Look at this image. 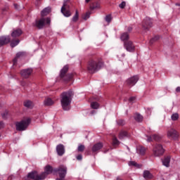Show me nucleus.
I'll use <instances>...</instances> for the list:
<instances>
[{
  "label": "nucleus",
  "instance_id": "09e8293b",
  "mask_svg": "<svg viewBox=\"0 0 180 180\" xmlns=\"http://www.w3.org/2000/svg\"><path fill=\"white\" fill-rule=\"evenodd\" d=\"M91 0H85L86 4H88Z\"/></svg>",
  "mask_w": 180,
  "mask_h": 180
},
{
  "label": "nucleus",
  "instance_id": "6ab92c4d",
  "mask_svg": "<svg viewBox=\"0 0 180 180\" xmlns=\"http://www.w3.org/2000/svg\"><path fill=\"white\" fill-rule=\"evenodd\" d=\"M51 12V8L50 7H46L41 11V16L42 17L47 16V15H49V13H50Z\"/></svg>",
  "mask_w": 180,
  "mask_h": 180
},
{
  "label": "nucleus",
  "instance_id": "b1692460",
  "mask_svg": "<svg viewBox=\"0 0 180 180\" xmlns=\"http://www.w3.org/2000/svg\"><path fill=\"white\" fill-rule=\"evenodd\" d=\"M143 178H145V179H151V178H153V174L150 173V171L146 170L143 172Z\"/></svg>",
  "mask_w": 180,
  "mask_h": 180
},
{
  "label": "nucleus",
  "instance_id": "4c0bfd02",
  "mask_svg": "<svg viewBox=\"0 0 180 180\" xmlns=\"http://www.w3.org/2000/svg\"><path fill=\"white\" fill-rule=\"evenodd\" d=\"M129 167H131V166L137 167L138 165H137V163L136 162L131 161V162H129Z\"/></svg>",
  "mask_w": 180,
  "mask_h": 180
},
{
  "label": "nucleus",
  "instance_id": "8fccbe9b",
  "mask_svg": "<svg viewBox=\"0 0 180 180\" xmlns=\"http://www.w3.org/2000/svg\"><path fill=\"white\" fill-rule=\"evenodd\" d=\"M14 6H15V9H18V5L17 4H15Z\"/></svg>",
  "mask_w": 180,
  "mask_h": 180
},
{
  "label": "nucleus",
  "instance_id": "dca6fc26",
  "mask_svg": "<svg viewBox=\"0 0 180 180\" xmlns=\"http://www.w3.org/2000/svg\"><path fill=\"white\" fill-rule=\"evenodd\" d=\"M25 56H26V53L25 52L17 53L15 58L13 59V65H16L18 58H22V57H25Z\"/></svg>",
  "mask_w": 180,
  "mask_h": 180
},
{
  "label": "nucleus",
  "instance_id": "6e6552de",
  "mask_svg": "<svg viewBox=\"0 0 180 180\" xmlns=\"http://www.w3.org/2000/svg\"><path fill=\"white\" fill-rule=\"evenodd\" d=\"M124 47L129 53H133L136 50V46L131 41H127L124 43Z\"/></svg>",
  "mask_w": 180,
  "mask_h": 180
},
{
  "label": "nucleus",
  "instance_id": "4468645a",
  "mask_svg": "<svg viewBox=\"0 0 180 180\" xmlns=\"http://www.w3.org/2000/svg\"><path fill=\"white\" fill-rule=\"evenodd\" d=\"M137 81H139V77L134 76L127 80V84L129 86H134V85H136V84H137Z\"/></svg>",
  "mask_w": 180,
  "mask_h": 180
},
{
  "label": "nucleus",
  "instance_id": "e433bc0d",
  "mask_svg": "<svg viewBox=\"0 0 180 180\" xmlns=\"http://www.w3.org/2000/svg\"><path fill=\"white\" fill-rule=\"evenodd\" d=\"M105 21L108 22V23H110V22H112V15H108L105 17Z\"/></svg>",
  "mask_w": 180,
  "mask_h": 180
},
{
  "label": "nucleus",
  "instance_id": "2f4dec72",
  "mask_svg": "<svg viewBox=\"0 0 180 180\" xmlns=\"http://www.w3.org/2000/svg\"><path fill=\"white\" fill-rule=\"evenodd\" d=\"M91 107L92 109H98L99 108V103L96 102H93L91 103Z\"/></svg>",
  "mask_w": 180,
  "mask_h": 180
},
{
  "label": "nucleus",
  "instance_id": "603ef678",
  "mask_svg": "<svg viewBox=\"0 0 180 180\" xmlns=\"http://www.w3.org/2000/svg\"><path fill=\"white\" fill-rule=\"evenodd\" d=\"M0 137H1V134H0Z\"/></svg>",
  "mask_w": 180,
  "mask_h": 180
},
{
  "label": "nucleus",
  "instance_id": "3c124183",
  "mask_svg": "<svg viewBox=\"0 0 180 180\" xmlns=\"http://www.w3.org/2000/svg\"><path fill=\"white\" fill-rule=\"evenodd\" d=\"M117 180H122V179H120V178H117Z\"/></svg>",
  "mask_w": 180,
  "mask_h": 180
},
{
  "label": "nucleus",
  "instance_id": "37998d69",
  "mask_svg": "<svg viewBox=\"0 0 180 180\" xmlns=\"http://www.w3.org/2000/svg\"><path fill=\"white\" fill-rule=\"evenodd\" d=\"M4 127H5V124L3 122H0V129H4Z\"/></svg>",
  "mask_w": 180,
  "mask_h": 180
},
{
  "label": "nucleus",
  "instance_id": "c85d7f7f",
  "mask_svg": "<svg viewBox=\"0 0 180 180\" xmlns=\"http://www.w3.org/2000/svg\"><path fill=\"white\" fill-rule=\"evenodd\" d=\"M124 137H127V132H126V131H121L120 133V135H119V139L120 140H123V139H124Z\"/></svg>",
  "mask_w": 180,
  "mask_h": 180
},
{
  "label": "nucleus",
  "instance_id": "f704fd0d",
  "mask_svg": "<svg viewBox=\"0 0 180 180\" xmlns=\"http://www.w3.org/2000/svg\"><path fill=\"white\" fill-rule=\"evenodd\" d=\"M119 144H120V142H119V141L117 140V138H113V139H112V145H113L115 147H116V146H119Z\"/></svg>",
  "mask_w": 180,
  "mask_h": 180
},
{
  "label": "nucleus",
  "instance_id": "f8f14e48",
  "mask_svg": "<svg viewBox=\"0 0 180 180\" xmlns=\"http://www.w3.org/2000/svg\"><path fill=\"white\" fill-rule=\"evenodd\" d=\"M178 131L174 129H170L167 131V137L169 139H173L175 140V139H178Z\"/></svg>",
  "mask_w": 180,
  "mask_h": 180
},
{
  "label": "nucleus",
  "instance_id": "9b49d317",
  "mask_svg": "<svg viewBox=\"0 0 180 180\" xmlns=\"http://www.w3.org/2000/svg\"><path fill=\"white\" fill-rule=\"evenodd\" d=\"M33 73V69L32 68H27V69H24L20 71V75L22 77V78L27 79Z\"/></svg>",
  "mask_w": 180,
  "mask_h": 180
},
{
  "label": "nucleus",
  "instance_id": "a18cd8bd",
  "mask_svg": "<svg viewBox=\"0 0 180 180\" xmlns=\"http://www.w3.org/2000/svg\"><path fill=\"white\" fill-rule=\"evenodd\" d=\"M176 92H180V86L176 87Z\"/></svg>",
  "mask_w": 180,
  "mask_h": 180
},
{
  "label": "nucleus",
  "instance_id": "ddd939ff",
  "mask_svg": "<svg viewBox=\"0 0 180 180\" xmlns=\"http://www.w3.org/2000/svg\"><path fill=\"white\" fill-rule=\"evenodd\" d=\"M56 153L58 155H60V157L64 155L65 154V148L64 147V145L59 144L56 146Z\"/></svg>",
  "mask_w": 180,
  "mask_h": 180
},
{
  "label": "nucleus",
  "instance_id": "c9c22d12",
  "mask_svg": "<svg viewBox=\"0 0 180 180\" xmlns=\"http://www.w3.org/2000/svg\"><path fill=\"white\" fill-rule=\"evenodd\" d=\"M85 150V146L84 145H79L77 148V151L82 153Z\"/></svg>",
  "mask_w": 180,
  "mask_h": 180
},
{
  "label": "nucleus",
  "instance_id": "cd10ccee",
  "mask_svg": "<svg viewBox=\"0 0 180 180\" xmlns=\"http://www.w3.org/2000/svg\"><path fill=\"white\" fill-rule=\"evenodd\" d=\"M134 119L136 122H143V116L139 113L135 114Z\"/></svg>",
  "mask_w": 180,
  "mask_h": 180
},
{
  "label": "nucleus",
  "instance_id": "393cba45",
  "mask_svg": "<svg viewBox=\"0 0 180 180\" xmlns=\"http://www.w3.org/2000/svg\"><path fill=\"white\" fill-rule=\"evenodd\" d=\"M129 33L127 32H124L121 34L120 39L122 41H126L128 39H129Z\"/></svg>",
  "mask_w": 180,
  "mask_h": 180
},
{
  "label": "nucleus",
  "instance_id": "5701e85b",
  "mask_svg": "<svg viewBox=\"0 0 180 180\" xmlns=\"http://www.w3.org/2000/svg\"><path fill=\"white\" fill-rule=\"evenodd\" d=\"M44 104L45 106H51V105H54V101L51 98H48L44 100Z\"/></svg>",
  "mask_w": 180,
  "mask_h": 180
},
{
  "label": "nucleus",
  "instance_id": "9d476101",
  "mask_svg": "<svg viewBox=\"0 0 180 180\" xmlns=\"http://www.w3.org/2000/svg\"><path fill=\"white\" fill-rule=\"evenodd\" d=\"M67 8H70V6H67V1H65L63 4V6L61 8V13L66 18H70L71 16V11L70 10H67Z\"/></svg>",
  "mask_w": 180,
  "mask_h": 180
},
{
  "label": "nucleus",
  "instance_id": "f03ea898",
  "mask_svg": "<svg viewBox=\"0 0 180 180\" xmlns=\"http://www.w3.org/2000/svg\"><path fill=\"white\" fill-rule=\"evenodd\" d=\"M72 95V91L64 92L61 94L60 103L63 110H70Z\"/></svg>",
  "mask_w": 180,
  "mask_h": 180
},
{
  "label": "nucleus",
  "instance_id": "7c9ffc66",
  "mask_svg": "<svg viewBox=\"0 0 180 180\" xmlns=\"http://www.w3.org/2000/svg\"><path fill=\"white\" fill-rule=\"evenodd\" d=\"M20 41H19V39H16L15 41H12L11 43V47H16V46H18V44H19Z\"/></svg>",
  "mask_w": 180,
  "mask_h": 180
},
{
  "label": "nucleus",
  "instance_id": "20e7f679",
  "mask_svg": "<svg viewBox=\"0 0 180 180\" xmlns=\"http://www.w3.org/2000/svg\"><path fill=\"white\" fill-rule=\"evenodd\" d=\"M30 124V119L27 118L15 124L16 130L18 131H23L27 129V127Z\"/></svg>",
  "mask_w": 180,
  "mask_h": 180
},
{
  "label": "nucleus",
  "instance_id": "a211bd4d",
  "mask_svg": "<svg viewBox=\"0 0 180 180\" xmlns=\"http://www.w3.org/2000/svg\"><path fill=\"white\" fill-rule=\"evenodd\" d=\"M22 34V30L17 29L14 30L11 33V37H19Z\"/></svg>",
  "mask_w": 180,
  "mask_h": 180
},
{
  "label": "nucleus",
  "instance_id": "a878e982",
  "mask_svg": "<svg viewBox=\"0 0 180 180\" xmlns=\"http://www.w3.org/2000/svg\"><path fill=\"white\" fill-rule=\"evenodd\" d=\"M137 153L138 154H140L141 155H144L146 154V148L143 146H140L137 148Z\"/></svg>",
  "mask_w": 180,
  "mask_h": 180
},
{
  "label": "nucleus",
  "instance_id": "72a5a7b5",
  "mask_svg": "<svg viewBox=\"0 0 180 180\" xmlns=\"http://www.w3.org/2000/svg\"><path fill=\"white\" fill-rule=\"evenodd\" d=\"M79 16L78 11H76L75 14L72 19V22H77V20H78Z\"/></svg>",
  "mask_w": 180,
  "mask_h": 180
},
{
  "label": "nucleus",
  "instance_id": "bb28decb",
  "mask_svg": "<svg viewBox=\"0 0 180 180\" xmlns=\"http://www.w3.org/2000/svg\"><path fill=\"white\" fill-rule=\"evenodd\" d=\"M24 106H25V108H29L30 109H32V108H33L34 104L33 102H32L31 101H27L24 103Z\"/></svg>",
  "mask_w": 180,
  "mask_h": 180
},
{
  "label": "nucleus",
  "instance_id": "aec40b11",
  "mask_svg": "<svg viewBox=\"0 0 180 180\" xmlns=\"http://www.w3.org/2000/svg\"><path fill=\"white\" fill-rule=\"evenodd\" d=\"M153 140H155V141H160V140H161V136L155 134L148 138V141H153Z\"/></svg>",
  "mask_w": 180,
  "mask_h": 180
},
{
  "label": "nucleus",
  "instance_id": "c756f323",
  "mask_svg": "<svg viewBox=\"0 0 180 180\" xmlns=\"http://www.w3.org/2000/svg\"><path fill=\"white\" fill-rule=\"evenodd\" d=\"M171 119L172 120L175 122L176 120H178V119H179V115H178V113H174L172 115Z\"/></svg>",
  "mask_w": 180,
  "mask_h": 180
},
{
  "label": "nucleus",
  "instance_id": "f3484780",
  "mask_svg": "<svg viewBox=\"0 0 180 180\" xmlns=\"http://www.w3.org/2000/svg\"><path fill=\"white\" fill-rule=\"evenodd\" d=\"M102 147H103V144H102V143H96L92 147L93 153H96V151H99V150H101V148H102Z\"/></svg>",
  "mask_w": 180,
  "mask_h": 180
},
{
  "label": "nucleus",
  "instance_id": "39448f33",
  "mask_svg": "<svg viewBox=\"0 0 180 180\" xmlns=\"http://www.w3.org/2000/svg\"><path fill=\"white\" fill-rule=\"evenodd\" d=\"M50 23H51V20L50 18H41L39 20H37L35 21V22L34 23V26H35L38 29H43L44 26H46V25H50Z\"/></svg>",
  "mask_w": 180,
  "mask_h": 180
},
{
  "label": "nucleus",
  "instance_id": "a19ab883",
  "mask_svg": "<svg viewBox=\"0 0 180 180\" xmlns=\"http://www.w3.org/2000/svg\"><path fill=\"white\" fill-rule=\"evenodd\" d=\"M66 77L68 78L66 81H69V79H71L72 78V75H66Z\"/></svg>",
  "mask_w": 180,
  "mask_h": 180
},
{
  "label": "nucleus",
  "instance_id": "79ce46f5",
  "mask_svg": "<svg viewBox=\"0 0 180 180\" xmlns=\"http://www.w3.org/2000/svg\"><path fill=\"white\" fill-rule=\"evenodd\" d=\"M129 101L131 103L134 102L136 101V97H131Z\"/></svg>",
  "mask_w": 180,
  "mask_h": 180
},
{
  "label": "nucleus",
  "instance_id": "473e14b6",
  "mask_svg": "<svg viewBox=\"0 0 180 180\" xmlns=\"http://www.w3.org/2000/svg\"><path fill=\"white\" fill-rule=\"evenodd\" d=\"M90 16H91V13L87 12L84 15H82V18L84 20H88V19H89Z\"/></svg>",
  "mask_w": 180,
  "mask_h": 180
},
{
  "label": "nucleus",
  "instance_id": "de8ad7c7",
  "mask_svg": "<svg viewBox=\"0 0 180 180\" xmlns=\"http://www.w3.org/2000/svg\"><path fill=\"white\" fill-rule=\"evenodd\" d=\"M133 28H131V27H128V32H131Z\"/></svg>",
  "mask_w": 180,
  "mask_h": 180
},
{
  "label": "nucleus",
  "instance_id": "7ed1b4c3",
  "mask_svg": "<svg viewBox=\"0 0 180 180\" xmlns=\"http://www.w3.org/2000/svg\"><path fill=\"white\" fill-rule=\"evenodd\" d=\"M102 65H103V63H102L101 62L91 60L89 63V65L87 68L89 72H91V74H94V72H96L98 70H101Z\"/></svg>",
  "mask_w": 180,
  "mask_h": 180
},
{
  "label": "nucleus",
  "instance_id": "1a4fd4ad",
  "mask_svg": "<svg viewBox=\"0 0 180 180\" xmlns=\"http://www.w3.org/2000/svg\"><path fill=\"white\" fill-rule=\"evenodd\" d=\"M151 26H153V21H151L150 18L146 17L142 22L143 29H144V30H147L149 27H151Z\"/></svg>",
  "mask_w": 180,
  "mask_h": 180
},
{
  "label": "nucleus",
  "instance_id": "49530a36",
  "mask_svg": "<svg viewBox=\"0 0 180 180\" xmlns=\"http://www.w3.org/2000/svg\"><path fill=\"white\" fill-rule=\"evenodd\" d=\"M118 124H123V120H120L118 122Z\"/></svg>",
  "mask_w": 180,
  "mask_h": 180
},
{
  "label": "nucleus",
  "instance_id": "0eeeda50",
  "mask_svg": "<svg viewBox=\"0 0 180 180\" xmlns=\"http://www.w3.org/2000/svg\"><path fill=\"white\" fill-rule=\"evenodd\" d=\"M54 172H58L59 176L61 179L65 178L67 175V167L60 165L58 168L53 169Z\"/></svg>",
  "mask_w": 180,
  "mask_h": 180
},
{
  "label": "nucleus",
  "instance_id": "f257e3e1",
  "mask_svg": "<svg viewBox=\"0 0 180 180\" xmlns=\"http://www.w3.org/2000/svg\"><path fill=\"white\" fill-rule=\"evenodd\" d=\"M51 172H53V167L50 165H47L45 167L44 172L39 175L37 172H32L28 174L27 178L28 179L32 180H43L46 178V176H47V175L51 174Z\"/></svg>",
  "mask_w": 180,
  "mask_h": 180
},
{
  "label": "nucleus",
  "instance_id": "4be33fe9",
  "mask_svg": "<svg viewBox=\"0 0 180 180\" xmlns=\"http://www.w3.org/2000/svg\"><path fill=\"white\" fill-rule=\"evenodd\" d=\"M67 71H68V66L65 65L63 69L60 70V77L64 78L65 77V74H67Z\"/></svg>",
  "mask_w": 180,
  "mask_h": 180
},
{
  "label": "nucleus",
  "instance_id": "423d86ee",
  "mask_svg": "<svg viewBox=\"0 0 180 180\" xmlns=\"http://www.w3.org/2000/svg\"><path fill=\"white\" fill-rule=\"evenodd\" d=\"M153 155H155V157H160V155H162L164 154L165 150H164L162 145L155 144L153 147Z\"/></svg>",
  "mask_w": 180,
  "mask_h": 180
},
{
  "label": "nucleus",
  "instance_id": "c03bdc74",
  "mask_svg": "<svg viewBox=\"0 0 180 180\" xmlns=\"http://www.w3.org/2000/svg\"><path fill=\"white\" fill-rule=\"evenodd\" d=\"M77 160H78L79 161H81V160H82V155H79L77 156Z\"/></svg>",
  "mask_w": 180,
  "mask_h": 180
},
{
  "label": "nucleus",
  "instance_id": "58836bf2",
  "mask_svg": "<svg viewBox=\"0 0 180 180\" xmlns=\"http://www.w3.org/2000/svg\"><path fill=\"white\" fill-rule=\"evenodd\" d=\"M120 8L121 9H124V6H126V2L122 1L120 5H119Z\"/></svg>",
  "mask_w": 180,
  "mask_h": 180
},
{
  "label": "nucleus",
  "instance_id": "ea45409f",
  "mask_svg": "<svg viewBox=\"0 0 180 180\" xmlns=\"http://www.w3.org/2000/svg\"><path fill=\"white\" fill-rule=\"evenodd\" d=\"M159 39H160V37L156 36V37L151 39L150 43H153V41H157V40H158Z\"/></svg>",
  "mask_w": 180,
  "mask_h": 180
},
{
  "label": "nucleus",
  "instance_id": "412c9836",
  "mask_svg": "<svg viewBox=\"0 0 180 180\" xmlns=\"http://www.w3.org/2000/svg\"><path fill=\"white\" fill-rule=\"evenodd\" d=\"M169 162H171V158L166 157L162 160V164L165 167H169Z\"/></svg>",
  "mask_w": 180,
  "mask_h": 180
},
{
  "label": "nucleus",
  "instance_id": "2eb2a0df",
  "mask_svg": "<svg viewBox=\"0 0 180 180\" xmlns=\"http://www.w3.org/2000/svg\"><path fill=\"white\" fill-rule=\"evenodd\" d=\"M11 41V37L9 36H3L0 37V47L8 44Z\"/></svg>",
  "mask_w": 180,
  "mask_h": 180
}]
</instances>
